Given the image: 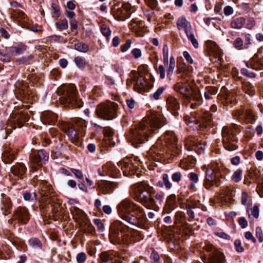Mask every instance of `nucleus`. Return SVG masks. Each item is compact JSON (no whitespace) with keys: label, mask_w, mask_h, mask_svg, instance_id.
Returning a JSON list of instances; mask_svg holds the SVG:
<instances>
[{"label":"nucleus","mask_w":263,"mask_h":263,"mask_svg":"<svg viewBox=\"0 0 263 263\" xmlns=\"http://www.w3.org/2000/svg\"><path fill=\"white\" fill-rule=\"evenodd\" d=\"M163 122L164 118L160 114L151 111L137 127L131 129L128 140L133 146L137 147L148 141L150 134L163 126Z\"/></svg>","instance_id":"obj_1"},{"label":"nucleus","mask_w":263,"mask_h":263,"mask_svg":"<svg viewBox=\"0 0 263 263\" xmlns=\"http://www.w3.org/2000/svg\"><path fill=\"white\" fill-rule=\"evenodd\" d=\"M117 211L120 217L134 226L141 229H146L147 221L144 209L131 200L125 199L117 206Z\"/></svg>","instance_id":"obj_2"},{"label":"nucleus","mask_w":263,"mask_h":263,"mask_svg":"<svg viewBox=\"0 0 263 263\" xmlns=\"http://www.w3.org/2000/svg\"><path fill=\"white\" fill-rule=\"evenodd\" d=\"M149 154L155 153L158 156L173 158L179 156L181 150L177 144V139L174 132H166L151 148Z\"/></svg>","instance_id":"obj_3"},{"label":"nucleus","mask_w":263,"mask_h":263,"mask_svg":"<svg viewBox=\"0 0 263 263\" xmlns=\"http://www.w3.org/2000/svg\"><path fill=\"white\" fill-rule=\"evenodd\" d=\"M153 187L145 181L136 183L130 187V194L138 202L146 208L157 210L155 199L152 196Z\"/></svg>","instance_id":"obj_4"},{"label":"nucleus","mask_w":263,"mask_h":263,"mask_svg":"<svg viewBox=\"0 0 263 263\" xmlns=\"http://www.w3.org/2000/svg\"><path fill=\"white\" fill-rule=\"evenodd\" d=\"M109 238L114 244L128 245L134 242L128 227L119 220L115 221L111 224Z\"/></svg>","instance_id":"obj_5"},{"label":"nucleus","mask_w":263,"mask_h":263,"mask_svg":"<svg viewBox=\"0 0 263 263\" xmlns=\"http://www.w3.org/2000/svg\"><path fill=\"white\" fill-rule=\"evenodd\" d=\"M58 93L60 96L59 100L62 104L75 108L82 107V103L78 100L77 91L73 84L61 86L58 89Z\"/></svg>","instance_id":"obj_6"},{"label":"nucleus","mask_w":263,"mask_h":263,"mask_svg":"<svg viewBox=\"0 0 263 263\" xmlns=\"http://www.w3.org/2000/svg\"><path fill=\"white\" fill-rule=\"evenodd\" d=\"M238 132V126L235 124L225 126L222 129V143L224 148L229 151L236 150L238 148V139L236 134Z\"/></svg>","instance_id":"obj_7"},{"label":"nucleus","mask_w":263,"mask_h":263,"mask_svg":"<svg viewBox=\"0 0 263 263\" xmlns=\"http://www.w3.org/2000/svg\"><path fill=\"white\" fill-rule=\"evenodd\" d=\"M184 119L186 125L195 130L205 128L212 122V114L209 111H204L198 117L194 115L186 116Z\"/></svg>","instance_id":"obj_8"},{"label":"nucleus","mask_w":263,"mask_h":263,"mask_svg":"<svg viewBox=\"0 0 263 263\" xmlns=\"http://www.w3.org/2000/svg\"><path fill=\"white\" fill-rule=\"evenodd\" d=\"M118 104L113 102H108L99 104L96 113L99 118L110 120L117 117Z\"/></svg>","instance_id":"obj_9"},{"label":"nucleus","mask_w":263,"mask_h":263,"mask_svg":"<svg viewBox=\"0 0 263 263\" xmlns=\"http://www.w3.org/2000/svg\"><path fill=\"white\" fill-rule=\"evenodd\" d=\"M221 175L218 170L208 168L205 172L203 185L207 190H212L213 187H218L221 184Z\"/></svg>","instance_id":"obj_10"},{"label":"nucleus","mask_w":263,"mask_h":263,"mask_svg":"<svg viewBox=\"0 0 263 263\" xmlns=\"http://www.w3.org/2000/svg\"><path fill=\"white\" fill-rule=\"evenodd\" d=\"M32 181L39 185V192L41 196V201L50 203L49 200L53 193V189L51 185L45 180H39L37 176L33 178Z\"/></svg>","instance_id":"obj_11"},{"label":"nucleus","mask_w":263,"mask_h":263,"mask_svg":"<svg viewBox=\"0 0 263 263\" xmlns=\"http://www.w3.org/2000/svg\"><path fill=\"white\" fill-rule=\"evenodd\" d=\"M203 248L207 252L210 253L208 261L205 263H225L223 253L217 250L213 245L207 243Z\"/></svg>","instance_id":"obj_12"},{"label":"nucleus","mask_w":263,"mask_h":263,"mask_svg":"<svg viewBox=\"0 0 263 263\" xmlns=\"http://www.w3.org/2000/svg\"><path fill=\"white\" fill-rule=\"evenodd\" d=\"M141 164L142 162L140 160L131 159L120 162L118 165L121 167L124 175L127 176L135 174Z\"/></svg>","instance_id":"obj_13"},{"label":"nucleus","mask_w":263,"mask_h":263,"mask_svg":"<svg viewBox=\"0 0 263 263\" xmlns=\"http://www.w3.org/2000/svg\"><path fill=\"white\" fill-rule=\"evenodd\" d=\"M98 195H106L111 194L114 191L119 187V183L116 181L102 180L96 183Z\"/></svg>","instance_id":"obj_14"},{"label":"nucleus","mask_w":263,"mask_h":263,"mask_svg":"<svg viewBox=\"0 0 263 263\" xmlns=\"http://www.w3.org/2000/svg\"><path fill=\"white\" fill-rule=\"evenodd\" d=\"M185 209L190 218L189 219L190 221L192 220H198L197 216L200 214L199 212L200 209L204 210L199 201H192L185 204Z\"/></svg>","instance_id":"obj_15"},{"label":"nucleus","mask_w":263,"mask_h":263,"mask_svg":"<svg viewBox=\"0 0 263 263\" xmlns=\"http://www.w3.org/2000/svg\"><path fill=\"white\" fill-rule=\"evenodd\" d=\"M60 127L61 130L66 134L72 143L75 144H78L79 141V136L76 129L72 124L66 122H62Z\"/></svg>","instance_id":"obj_16"},{"label":"nucleus","mask_w":263,"mask_h":263,"mask_svg":"<svg viewBox=\"0 0 263 263\" xmlns=\"http://www.w3.org/2000/svg\"><path fill=\"white\" fill-rule=\"evenodd\" d=\"M11 117L13 119H15V120L13 121H8V127L10 126L11 129H15L17 127L21 128L23 126L24 123L28 120V117L23 111H18L17 115L12 114Z\"/></svg>","instance_id":"obj_17"},{"label":"nucleus","mask_w":263,"mask_h":263,"mask_svg":"<svg viewBox=\"0 0 263 263\" xmlns=\"http://www.w3.org/2000/svg\"><path fill=\"white\" fill-rule=\"evenodd\" d=\"M175 90L187 99H191L193 91L190 85L185 82H178L174 85Z\"/></svg>","instance_id":"obj_18"},{"label":"nucleus","mask_w":263,"mask_h":263,"mask_svg":"<svg viewBox=\"0 0 263 263\" xmlns=\"http://www.w3.org/2000/svg\"><path fill=\"white\" fill-rule=\"evenodd\" d=\"M14 217L19 222L26 224L30 220L31 215L26 207L19 206L15 210Z\"/></svg>","instance_id":"obj_19"},{"label":"nucleus","mask_w":263,"mask_h":263,"mask_svg":"<svg viewBox=\"0 0 263 263\" xmlns=\"http://www.w3.org/2000/svg\"><path fill=\"white\" fill-rule=\"evenodd\" d=\"M98 172L101 176L108 175L116 178L118 176L119 171L114 164L109 162L104 165L102 169H99Z\"/></svg>","instance_id":"obj_20"},{"label":"nucleus","mask_w":263,"mask_h":263,"mask_svg":"<svg viewBox=\"0 0 263 263\" xmlns=\"http://www.w3.org/2000/svg\"><path fill=\"white\" fill-rule=\"evenodd\" d=\"M246 65L249 69L263 70V57H259L257 54H255L249 61L246 62Z\"/></svg>","instance_id":"obj_21"},{"label":"nucleus","mask_w":263,"mask_h":263,"mask_svg":"<svg viewBox=\"0 0 263 263\" xmlns=\"http://www.w3.org/2000/svg\"><path fill=\"white\" fill-rule=\"evenodd\" d=\"M30 159L32 163L41 166L48 160V154L44 150H40L32 154Z\"/></svg>","instance_id":"obj_22"},{"label":"nucleus","mask_w":263,"mask_h":263,"mask_svg":"<svg viewBox=\"0 0 263 263\" xmlns=\"http://www.w3.org/2000/svg\"><path fill=\"white\" fill-rule=\"evenodd\" d=\"M166 105L168 110L172 115L174 116L178 115V110L180 108V105L177 99L172 96H168L166 99Z\"/></svg>","instance_id":"obj_23"},{"label":"nucleus","mask_w":263,"mask_h":263,"mask_svg":"<svg viewBox=\"0 0 263 263\" xmlns=\"http://www.w3.org/2000/svg\"><path fill=\"white\" fill-rule=\"evenodd\" d=\"M150 88L151 86L147 80L142 77L138 78L134 86V90L140 93L143 91H147Z\"/></svg>","instance_id":"obj_24"},{"label":"nucleus","mask_w":263,"mask_h":263,"mask_svg":"<svg viewBox=\"0 0 263 263\" xmlns=\"http://www.w3.org/2000/svg\"><path fill=\"white\" fill-rule=\"evenodd\" d=\"M12 207V203L10 198L6 195L2 196V198L0 203V210L4 215H7L10 213Z\"/></svg>","instance_id":"obj_25"},{"label":"nucleus","mask_w":263,"mask_h":263,"mask_svg":"<svg viewBox=\"0 0 263 263\" xmlns=\"http://www.w3.org/2000/svg\"><path fill=\"white\" fill-rule=\"evenodd\" d=\"M17 93H20L21 96H22L23 98L26 99H29L35 96H37L35 90L31 89L29 86L25 84H23V85L18 89Z\"/></svg>","instance_id":"obj_26"},{"label":"nucleus","mask_w":263,"mask_h":263,"mask_svg":"<svg viewBox=\"0 0 263 263\" xmlns=\"http://www.w3.org/2000/svg\"><path fill=\"white\" fill-rule=\"evenodd\" d=\"M177 27L179 30H183L186 35L193 31L190 23L183 17L178 18L177 22Z\"/></svg>","instance_id":"obj_27"},{"label":"nucleus","mask_w":263,"mask_h":263,"mask_svg":"<svg viewBox=\"0 0 263 263\" xmlns=\"http://www.w3.org/2000/svg\"><path fill=\"white\" fill-rule=\"evenodd\" d=\"M70 212L76 221L79 224L87 217L86 214L76 206H72L70 209Z\"/></svg>","instance_id":"obj_28"},{"label":"nucleus","mask_w":263,"mask_h":263,"mask_svg":"<svg viewBox=\"0 0 263 263\" xmlns=\"http://www.w3.org/2000/svg\"><path fill=\"white\" fill-rule=\"evenodd\" d=\"M57 120V116L51 111H46L43 113L42 121L44 124L52 125L55 124Z\"/></svg>","instance_id":"obj_29"},{"label":"nucleus","mask_w":263,"mask_h":263,"mask_svg":"<svg viewBox=\"0 0 263 263\" xmlns=\"http://www.w3.org/2000/svg\"><path fill=\"white\" fill-rule=\"evenodd\" d=\"M206 46L208 50L218 60L221 58L222 51L215 43L208 41L206 42Z\"/></svg>","instance_id":"obj_30"},{"label":"nucleus","mask_w":263,"mask_h":263,"mask_svg":"<svg viewBox=\"0 0 263 263\" xmlns=\"http://www.w3.org/2000/svg\"><path fill=\"white\" fill-rule=\"evenodd\" d=\"M26 167L23 163H17L11 167V173L18 177L23 176L26 171Z\"/></svg>","instance_id":"obj_31"},{"label":"nucleus","mask_w":263,"mask_h":263,"mask_svg":"<svg viewBox=\"0 0 263 263\" xmlns=\"http://www.w3.org/2000/svg\"><path fill=\"white\" fill-rule=\"evenodd\" d=\"M113 15L115 18L119 21H124L129 17L128 13L125 12L121 7L114 9Z\"/></svg>","instance_id":"obj_32"},{"label":"nucleus","mask_w":263,"mask_h":263,"mask_svg":"<svg viewBox=\"0 0 263 263\" xmlns=\"http://www.w3.org/2000/svg\"><path fill=\"white\" fill-rule=\"evenodd\" d=\"M246 23V19L243 17L233 18L231 22V27L235 29H240Z\"/></svg>","instance_id":"obj_33"},{"label":"nucleus","mask_w":263,"mask_h":263,"mask_svg":"<svg viewBox=\"0 0 263 263\" xmlns=\"http://www.w3.org/2000/svg\"><path fill=\"white\" fill-rule=\"evenodd\" d=\"M156 185L161 188L165 186L166 189H170L172 186V184L170 181L168 175L167 174H163L162 180H159Z\"/></svg>","instance_id":"obj_34"},{"label":"nucleus","mask_w":263,"mask_h":263,"mask_svg":"<svg viewBox=\"0 0 263 263\" xmlns=\"http://www.w3.org/2000/svg\"><path fill=\"white\" fill-rule=\"evenodd\" d=\"M80 226L84 233L92 234L95 231L93 226L87 218L83 220Z\"/></svg>","instance_id":"obj_35"},{"label":"nucleus","mask_w":263,"mask_h":263,"mask_svg":"<svg viewBox=\"0 0 263 263\" xmlns=\"http://www.w3.org/2000/svg\"><path fill=\"white\" fill-rule=\"evenodd\" d=\"M80 226L84 233L92 234L95 231L93 226L87 218L83 220Z\"/></svg>","instance_id":"obj_36"},{"label":"nucleus","mask_w":263,"mask_h":263,"mask_svg":"<svg viewBox=\"0 0 263 263\" xmlns=\"http://www.w3.org/2000/svg\"><path fill=\"white\" fill-rule=\"evenodd\" d=\"M80 226L84 233L92 234L95 231L93 226L87 218L83 220Z\"/></svg>","instance_id":"obj_37"},{"label":"nucleus","mask_w":263,"mask_h":263,"mask_svg":"<svg viewBox=\"0 0 263 263\" xmlns=\"http://www.w3.org/2000/svg\"><path fill=\"white\" fill-rule=\"evenodd\" d=\"M80 226L84 233L92 234L95 231L93 226L87 218L83 220Z\"/></svg>","instance_id":"obj_38"},{"label":"nucleus","mask_w":263,"mask_h":263,"mask_svg":"<svg viewBox=\"0 0 263 263\" xmlns=\"http://www.w3.org/2000/svg\"><path fill=\"white\" fill-rule=\"evenodd\" d=\"M260 172L259 170H258L255 167H251L248 171V176L251 180H253L256 182L258 181L260 178Z\"/></svg>","instance_id":"obj_39"},{"label":"nucleus","mask_w":263,"mask_h":263,"mask_svg":"<svg viewBox=\"0 0 263 263\" xmlns=\"http://www.w3.org/2000/svg\"><path fill=\"white\" fill-rule=\"evenodd\" d=\"M2 158L5 163H10L14 159V155L11 149H7L3 153Z\"/></svg>","instance_id":"obj_40"},{"label":"nucleus","mask_w":263,"mask_h":263,"mask_svg":"<svg viewBox=\"0 0 263 263\" xmlns=\"http://www.w3.org/2000/svg\"><path fill=\"white\" fill-rule=\"evenodd\" d=\"M11 17L18 22H25L27 16L25 13L21 10H14L11 13Z\"/></svg>","instance_id":"obj_41"},{"label":"nucleus","mask_w":263,"mask_h":263,"mask_svg":"<svg viewBox=\"0 0 263 263\" xmlns=\"http://www.w3.org/2000/svg\"><path fill=\"white\" fill-rule=\"evenodd\" d=\"M242 87L243 91L250 96L255 94V89L252 85L249 82H245L242 83Z\"/></svg>","instance_id":"obj_42"},{"label":"nucleus","mask_w":263,"mask_h":263,"mask_svg":"<svg viewBox=\"0 0 263 263\" xmlns=\"http://www.w3.org/2000/svg\"><path fill=\"white\" fill-rule=\"evenodd\" d=\"M72 122L75 124L76 126L80 128L79 132L82 133L85 132L86 124L84 120L82 118H76L74 119Z\"/></svg>","instance_id":"obj_43"},{"label":"nucleus","mask_w":263,"mask_h":263,"mask_svg":"<svg viewBox=\"0 0 263 263\" xmlns=\"http://www.w3.org/2000/svg\"><path fill=\"white\" fill-rule=\"evenodd\" d=\"M74 49L80 52L86 53L89 51V46L85 43L78 42L74 44Z\"/></svg>","instance_id":"obj_44"},{"label":"nucleus","mask_w":263,"mask_h":263,"mask_svg":"<svg viewBox=\"0 0 263 263\" xmlns=\"http://www.w3.org/2000/svg\"><path fill=\"white\" fill-rule=\"evenodd\" d=\"M176 67V60L174 57H171L170 60V63L167 70V77H171Z\"/></svg>","instance_id":"obj_45"},{"label":"nucleus","mask_w":263,"mask_h":263,"mask_svg":"<svg viewBox=\"0 0 263 263\" xmlns=\"http://www.w3.org/2000/svg\"><path fill=\"white\" fill-rule=\"evenodd\" d=\"M217 92V89L214 87H206L204 93V98L206 100L212 99L211 96L215 95Z\"/></svg>","instance_id":"obj_46"},{"label":"nucleus","mask_w":263,"mask_h":263,"mask_svg":"<svg viewBox=\"0 0 263 263\" xmlns=\"http://www.w3.org/2000/svg\"><path fill=\"white\" fill-rule=\"evenodd\" d=\"M73 61L77 67L80 69H84L86 65V62L84 58L77 57L74 58Z\"/></svg>","instance_id":"obj_47"},{"label":"nucleus","mask_w":263,"mask_h":263,"mask_svg":"<svg viewBox=\"0 0 263 263\" xmlns=\"http://www.w3.org/2000/svg\"><path fill=\"white\" fill-rule=\"evenodd\" d=\"M26 49L25 45H20L16 47H13L11 49V52L14 55H18L23 53Z\"/></svg>","instance_id":"obj_48"},{"label":"nucleus","mask_w":263,"mask_h":263,"mask_svg":"<svg viewBox=\"0 0 263 263\" xmlns=\"http://www.w3.org/2000/svg\"><path fill=\"white\" fill-rule=\"evenodd\" d=\"M242 176V171L241 169H237L234 172L232 176V180L234 182L237 183L241 180Z\"/></svg>","instance_id":"obj_49"},{"label":"nucleus","mask_w":263,"mask_h":263,"mask_svg":"<svg viewBox=\"0 0 263 263\" xmlns=\"http://www.w3.org/2000/svg\"><path fill=\"white\" fill-rule=\"evenodd\" d=\"M55 26L60 31L65 30L68 26L67 21L65 18L60 20L55 23Z\"/></svg>","instance_id":"obj_50"},{"label":"nucleus","mask_w":263,"mask_h":263,"mask_svg":"<svg viewBox=\"0 0 263 263\" xmlns=\"http://www.w3.org/2000/svg\"><path fill=\"white\" fill-rule=\"evenodd\" d=\"M241 73L248 78H254L256 77V74L255 72L251 71L250 69L243 68L240 70Z\"/></svg>","instance_id":"obj_51"},{"label":"nucleus","mask_w":263,"mask_h":263,"mask_svg":"<svg viewBox=\"0 0 263 263\" xmlns=\"http://www.w3.org/2000/svg\"><path fill=\"white\" fill-rule=\"evenodd\" d=\"M188 39L191 42L192 45L195 48H198L199 47V43L198 41L196 39L194 34L193 33V31L190 32V33L186 35Z\"/></svg>","instance_id":"obj_52"},{"label":"nucleus","mask_w":263,"mask_h":263,"mask_svg":"<svg viewBox=\"0 0 263 263\" xmlns=\"http://www.w3.org/2000/svg\"><path fill=\"white\" fill-rule=\"evenodd\" d=\"M168 47L166 44L164 45L163 47V58L165 65L168 64Z\"/></svg>","instance_id":"obj_53"},{"label":"nucleus","mask_w":263,"mask_h":263,"mask_svg":"<svg viewBox=\"0 0 263 263\" xmlns=\"http://www.w3.org/2000/svg\"><path fill=\"white\" fill-rule=\"evenodd\" d=\"M193 149L198 154H201L204 151L205 144L202 143H195L193 144Z\"/></svg>","instance_id":"obj_54"},{"label":"nucleus","mask_w":263,"mask_h":263,"mask_svg":"<svg viewBox=\"0 0 263 263\" xmlns=\"http://www.w3.org/2000/svg\"><path fill=\"white\" fill-rule=\"evenodd\" d=\"M29 244L31 246L34 248H41L42 243L41 242L36 238H33L29 240Z\"/></svg>","instance_id":"obj_55"},{"label":"nucleus","mask_w":263,"mask_h":263,"mask_svg":"<svg viewBox=\"0 0 263 263\" xmlns=\"http://www.w3.org/2000/svg\"><path fill=\"white\" fill-rule=\"evenodd\" d=\"M101 31L104 36L108 37L111 34L110 28L105 24H102L101 26Z\"/></svg>","instance_id":"obj_56"},{"label":"nucleus","mask_w":263,"mask_h":263,"mask_svg":"<svg viewBox=\"0 0 263 263\" xmlns=\"http://www.w3.org/2000/svg\"><path fill=\"white\" fill-rule=\"evenodd\" d=\"M23 198L26 201H32L36 200V194L33 193L32 194L27 191L24 192L23 194Z\"/></svg>","instance_id":"obj_57"},{"label":"nucleus","mask_w":263,"mask_h":263,"mask_svg":"<svg viewBox=\"0 0 263 263\" xmlns=\"http://www.w3.org/2000/svg\"><path fill=\"white\" fill-rule=\"evenodd\" d=\"M176 196L175 194L168 196L166 200V204L176 206Z\"/></svg>","instance_id":"obj_58"},{"label":"nucleus","mask_w":263,"mask_h":263,"mask_svg":"<svg viewBox=\"0 0 263 263\" xmlns=\"http://www.w3.org/2000/svg\"><path fill=\"white\" fill-rule=\"evenodd\" d=\"M86 258V254L84 252L78 253L76 256V260L78 263H84Z\"/></svg>","instance_id":"obj_59"},{"label":"nucleus","mask_w":263,"mask_h":263,"mask_svg":"<svg viewBox=\"0 0 263 263\" xmlns=\"http://www.w3.org/2000/svg\"><path fill=\"white\" fill-rule=\"evenodd\" d=\"M164 90V87H159L153 95H151V97H153L155 100H158L160 99V97L163 93Z\"/></svg>","instance_id":"obj_60"},{"label":"nucleus","mask_w":263,"mask_h":263,"mask_svg":"<svg viewBox=\"0 0 263 263\" xmlns=\"http://www.w3.org/2000/svg\"><path fill=\"white\" fill-rule=\"evenodd\" d=\"M171 178L173 181L178 183L182 179V174L179 172H176L173 174Z\"/></svg>","instance_id":"obj_61"},{"label":"nucleus","mask_w":263,"mask_h":263,"mask_svg":"<svg viewBox=\"0 0 263 263\" xmlns=\"http://www.w3.org/2000/svg\"><path fill=\"white\" fill-rule=\"evenodd\" d=\"M221 195L226 196L228 197L233 196V191L229 187H224L222 191L220 194Z\"/></svg>","instance_id":"obj_62"},{"label":"nucleus","mask_w":263,"mask_h":263,"mask_svg":"<svg viewBox=\"0 0 263 263\" xmlns=\"http://www.w3.org/2000/svg\"><path fill=\"white\" fill-rule=\"evenodd\" d=\"M243 41L240 37H237L234 41L233 46L235 48L240 49L243 46Z\"/></svg>","instance_id":"obj_63"},{"label":"nucleus","mask_w":263,"mask_h":263,"mask_svg":"<svg viewBox=\"0 0 263 263\" xmlns=\"http://www.w3.org/2000/svg\"><path fill=\"white\" fill-rule=\"evenodd\" d=\"M255 235L260 242H263V231L261 228L257 227L256 228Z\"/></svg>","instance_id":"obj_64"}]
</instances>
